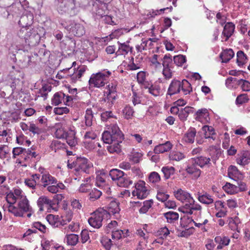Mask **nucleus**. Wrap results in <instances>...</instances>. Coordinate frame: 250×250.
Masks as SVG:
<instances>
[{"label": "nucleus", "mask_w": 250, "mask_h": 250, "mask_svg": "<svg viewBox=\"0 0 250 250\" xmlns=\"http://www.w3.org/2000/svg\"><path fill=\"white\" fill-rule=\"evenodd\" d=\"M169 234V230L167 227L162 228L157 231V235L163 239L166 238Z\"/></svg>", "instance_id": "obj_56"}, {"label": "nucleus", "mask_w": 250, "mask_h": 250, "mask_svg": "<svg viewBox=\"0 0 250 250\" xmlns=\"http://www.w3.org/2000/svg\"><path fill=\"white\" fill-rule=\"evenodd\" d=\"M237 163L242 166H245L250 163V151L244 150L239 158L237 159Z\"/></svg>", "instance_id": "obj_20"}, {"label": "nucleus", "mask_w": 250, "mask_h": 250, "mask_svg": "<svg viewBox=\"0 0 250 250\" xmlns=\"http://www.w3.org/2000/svg\"><path fill=\"white\" fill-rule=\"evenodd\" d=\"M6 200L7 201V202L10 204L9 205H13V204L14 203H16V202L17 201H18L17 198L15 197V196L14 195V194H13L12 192H10L7 195H6Z\"/></svg>", "instance_id": "obj_60"}, {"label": "nucleus", "mask_w": 250, "mask_h": 250, "mask_svg": "<svg viewBox=\"0 0 250 250\" xmlns=\"http://www.w3.org/2000/svg\"><path fill=\"white\" fill-rule=\"evenodd\" d=\"M26 149L21 147H15L13 149V157L16 158L17 156H20L22 159H23V156H25L24 151Z\"/></svg>", "instance_id": "obj_43"}, {"label": "nucleus", "mask_w": 250, "mask_h": 250, "mask_svg": "<svg viewBox=\"0 0 250 250\" xmlns=\"http://www.w3.org/2000/svg\"><path fill=\"white\" fill-rule=\"evenodd\" d=\"M84 118L86 125L90 126L92 125V120L93 118L92 111L91 109L86 110Z\"/></svg>", "instance_id": "obj_48"}, {"label": "nucleus", "mask_w": 250, "mask_h": 250, "mask_svg": "<svg viewBox=\"0 0 250 250\" xmlns=\"http://www.w3.org/2000/svg\"><path fill=\"white\" fill-rule=\"evenodd\" d=\"M163 67L173 68V63L172 62V56L169 54H166L163 58Z\"/></svg>", "instance_id": "obj_37"}, {"label": "nucleus", "mask_w": 250, "mask_h": 250, "mask_svg": "<svg viewBox=\"0 0 250 250\" xmlns=\"http://www.w3.org/2000/svg\"><path fill=\"white\" fill-rule=\"evenodd\" d=\"M215 242L219 245L217 247V249H222L224 246L229 244L230 239L226 236H216L214 239Z\"/></svg>", "instance_id": "obj_29"}, {"label": "nucleus", "mask_w": 250, "mask_h": 250, "mask_svg": "<svg viewBox=\"0 0 250 250\" xmlns=\"http://www.w3.org/2000/svg\"><path fill=\"white\" fill-rule=\"evenodd\" d=\"M107 218H108V213L106 210L104 208H99L88 219V223L93 228L99 229L102 226L103 220Z\"/></svg>", "instance_id": "obj_6"}, {"label": "nucleus", "mask_w": 250, "mask_h": 250, "mask_svg": "<svg viewBox=\"0 0 250 250\" xmlns=\"http://www.w3.org/2000/svg\"><path fill=\"white\" fill-rule=\"evenodd\" d=\"M29 131L33 133L34 135H39L43 132V130L42 128L36 125L35 124L32 123H29Z\"/></svg>", "instance_id": "obj_44"}, {"label": "nucleus", "mask_w": 250, "mask_h": 250, "mask_svg": "<svg viewBox=\"0 0 250 250\" xmlns=\"http://www.w3.org/2000/svg\"><path fill=\"white\" fill-rule=\"evenodd\" d=\"M81 236V242L83 243H85L89 239V233L86 229H83L82 231Z\"/></svg>", "instance_id": "obj_63"}, {"label": "nucleus", "mask_w": 250, "mask_h": 250, "mask_svg": "<svg viewBox=\"0 0 250 250\" xmlns=\"http://www.w3.org/2000/svg\"><path fill=\"white\" fill-rule=\"evenodd\" d=\"M145 182L140 181L135 185L136 190L132 191L133 196H137L139 199H144L147 197L149 192L145 187Z\"/></svg>", "instance_id": "obj_11"}, {"label": "nucleus", "mask_w": 250, "mask_h": 250, "mask_svg": "<svg viewBox=\"0 0 250 250\" xmlns=\"http://www.w3.org/2000/svg\"><path fill=\"white\" fill-rule=\"evenodd\" d=\"M109 175L113 181H116L117 185L119 187H128L132 183V181L127 178V175L120 169H112L110 170Z\"/></svg>", "instance_id": "obj_5"}, {"label": "nucleus", "mask_w": 250, "mask_h": 250, "mask_svg": "<svg viewBox=\"0 0 250 250\" xmlns=\"http://www.w3.org/2000/svg\"><path fill=\"white\" fill-rule=\"evenodd\" d=\"M208 151L211 161L215 164L216 161L221 154L220 148L217 146H211L208 147Z\"/></svg>", "instance_id": "obj_16"}, {"label": "nucleus", "mask_w": 250, "mask_h": 250, "mask_svg": "<svg viewBox=\"0 0 250 250\" xmlns=\"http://www.w3.org/2000/svg\"><path fill=\"white\" fill-rule=\"evenodd\" d=\"M8 210L16 217H22L25 212L32 211V208L29 204V201L26 197H21L19 201L18 206L9 205Z\"/></svg>", "instance_id": "obj_4"}, {"label": "nucleus", "mask_w": 250, "mask_h": 250, "mask_svg": "<svg viewBox=\"0 0 250 250\" xmlns=\"http://www.w3.org/2000/svg\"><path fill=\"white\" fill-rule=\"evenodd\" d=\"M25 156H23V159L25 161H31L32 158H35L37 161L39 160L41 156L38 153L32 151L30 149H27L24 151Z\"/></svg>", "instance_id": "obj_32"}, {"label": "nucleus", "mask_w": 250, "mask_h": 250, "mask_svg": "<svg viewBox=\"0 0 250 250\" xmlns=\"http://www.w3.org/2000/svg\"><path fill=\"white\" fill-rule=\"evenodd\" d=\"M82 183L79 187V192H89L92 189V183H91V178L90 176L83 175L82 176Z\"/></svg>", "instance_id": "obj_14"}, {"label": "nucleus", "mask_w": 250, "mask_h": 250, "mask_svg": "<svg viewBox=\"0 0 250 250\" xmlns=\"http://www.w3.org/2000/svg\"><path fill=\"white\" fill-rule=\"evenodd\" d=\"M196 131L194 128H190L185 134L183 139L187 143L192 144L194 141Z\"/></svg>", "instance_id": "obj_30"}, {"label": "nucleus", "mask_w": 250, "mask_h": 250, "mask_svg": "<svg viewBox=\"0 0 250 250\" xmlns=\"http://www.w3.org/2000/svg\"><path fill=\"white\" fill-rule=\"evenodd\" d=\"M124 136L116 125H111L109 131H105L102 135V140L104 143L110 144L114 141L122 142Z\"/></svg>", "instance_id": "obj_2"}, {"label": "nucleus", "mask_w": 250, "mask_h": 250, "mask_svg": "<svg viewBox=\"0 0 250 250\" xmlns=\"http://www.w3.org/2000/svg\"><path fill=\"white\" fill-rule=\"evenodd\" d=\"M143 206L139 209V212L141 213H146L148 209L151 207L153 202L151 200L145 201L143 203Z\"/></svg>", "instance_id": "obj_47"}, {"label": "nucleus", "mask_w": 250, "mask_h": 250, "mask_svg": "<svg viewBox=\"0 0 250 250\" xmlns=\"http://www.w3.org/2000/svg\"><path fill=\"white\" fill-rule=\"evenodd\" d=\"M173 68L163 67V74L166 79H169L172 77L171 69Z\"/></svg>", "instance_id": "obj_62"}, {"label": "nucleus", "mask_w": 250, "mask_h": 250, "mask_svg": "<svg viewBox=\"0 0 250 250\" xmlns=\"http://www.w3.org/2000/svg\"><path fill=\"white\" fill-rule=\"evenodd\" d=\"M33 227L43 233L46 232L47 230L46 226L39 222H34L33 224Z\"/></svg>", "instance_id": "obj_58"}, {"label": "nucleus", "mask_w": 250, "mask_h": 250, "mask_svg": "<svg viewBox=\"0 0 250 250\" xmlns=\"http://www.w3.org/2000/svg\"><path fill=\"white\" fill-rule=\"evenodd\" d=\"M164 216L167 220V222L170 223H173L179 218L178 213L174 211H168L164 213Z\"/></svg>", "instance_id": "obj_34"}, {"label": "nucleus", "mask_w": 250, "mask_h": 250, "mask_svg": "<svg viewBox=\"0 0 250 250\" xmlns=\"http://www.w3.org/2000/svg\"><path fill=\"white\" fill-rule=\"evenodd\" d=\"M224 190L227 193L233 194L238 192V188L237 186L227 183L223 187Z\"/></svg>", "instance_id": "obj_36"}, {"label": "nucleus", "mask_w": 250, "mask_h": 250, "mask_svg": "<svg viewBox=\"0 0 250 250\" xmlns=\"http://www.w3.org/2000/svg\"><path fill=\"white\" fill-rule=\"evenodd\" d=\"M196 161L191 158L188 161L187 167L186 168L187 172L192 176V178L194 179H198L201 173V170L197 167Z\"/></svg>", "instance_id": "obj_10"}, {"label": "nucleus", "mask_w": 250, "mask_h": 250, "mask_svg": "<svg viewBox=\"0 0 250 250\" xmlns=\"http://www.w3.org/2000/svg\"><path fill=\"white\" fill-rule=\"evenodd\" d=\"M249 98L247 94H241L236 98L235 103L237 105H241L248 102Z\"/></svg>", "instance_id": "obj_45"}, {"label": "nucleus", "mask_w": 250, "mask_h": 250, "mask_svg": "<svg viewBox=\"0 0 250 250\" xmlns=\"http://www.w3.org/2000/svg\"><path fill=\"white\" fill-rule=\"evenodd\" d=\"M174 63L176 65L182 66L186 61V58L185 56L179 55L175 56L173 58Z\"/></svg>", "instance_id": "obj_46"}, {"label": "nucleus", "mask_w": 250, "mask_h": 250, "mask_svg": "<svg viewBox=\"0 0 250 250\" xmlns=\"http://www.w3.org/2000/svg\"><path fill=\"white\" fill-rule=\"evenodd\" d=\"M121 143L114 141L113 143L110 144V145L107 146V149L110 153H116L119 154L121 152V146L120 145Z\"/></svg>", "instance_id": "obj_33"}, {"label": "nucleus", "mask_w": 250, "mask_h": 250, "mask_svg": "<svg viewBox=\"0 0 250 250\" xmlns=\"http://www.w3.org/2000/svg\"><path fill=\"white\" fill-rule=\"evenodd\" d=\"M55 135L56 138L59 139H66L70 145H73L71 142V138L74 135L73 131H70L69 134L62 127H58L56 128Z\"/></svg>", "instance_id": "obj_15"}, {"label": "nucleus", "mask_w": 250, "mask_h": 250, "mask_svg": "<svg viewBox=\"0 0 250 250\" xmlns=\"http://www.w3.org/2000/svg\"><path fill=\"white\" fill-rule=\"evenodd\" d=\"M247 60V56L242 51H238L237 53V63L239 66L243 65Z\"/></svg>", "instance_id": "obj_42"}, {"label": "nucleus", "mask_w": 250, "mask_h": 250, "mask_svg": "<svg viewBox=\"0 0 250 250\" xmlns=\"http://www.w3.org/2000/svg\"><path fill=\"white\" fill-rule=\"evenodd\" d=\"M196 120H199L202 118H206L208 115V110L206 108L199 109L195 113Z\"/></svg>", "instance_id": "obj_50"}, {"label": "nucleus", "mask_w": 250, "mask_h": 250, "mask_svg": "<svg viewBox=\"0 0 250 250\" xmlns=\"http://www.w3.org/2000/svg\"><path fill=\"white\" fill-rule=\"evenodd\" d=\"M192 159L196 161V163L200 167L203 168L206 166H208V167L211 165V160L209 157H207L204 156H200Z\"/></svg>", "instance_id": "obj_22"}, {"label": "nucleus", "mask_w": 250, "mask_h": 250, "mask_svg": "<svg viewBox=\"0 0 250 250\" xmlns=\"http://www.w3.org/2000/svg\"><path fill=\"white\" fill-rule=\"evenodd\" d=\"M148 89L149 93L154 96H157L160 94L161 88L159 85H151Z\"/></svg>", "instance_id": "obj_49"}, {"label": "nucleus", "mask_w": 250, "mask_h": 250, "mask_svg": "<svg viewBox=\"0 0 250 250\" xmlns=\"http://www.w3.org/2000/svg\"><path fill=\"white\" fill-rule=\"evenodd\" d=\"M40 174H32L30 178L25 180L24 183L28 187L34 189L40 181Z\"/></svg>", "instance_id": "obj_18"}, {"label": "nucleus", "mask_w": 250, "mask_h": 250, "mask_svg": "<svg viewBox=\"0 0 250 250\" xmlns=\"http://www.w3.org/2000/svg\"><path fill=\"white\" fill-rule=\"evenodd\" d=\"M157 199L162 202H164L167 200L169 197V195L165 194L162 191H159L157 194Z\"/></svg>", "instance_id": "obj_59"}, {"label": "nucleus", "mask_w": 250, "mask_h": 250, "mask_svg": "<svg viewBox=\"0 0 250 250\" xmlns=\"http://www.w3.org/2000/svg\"><path fill=\"white\" fill-rule=\"evenodd\" d=\"M204 133V137L205 138H211L215 140V138L214 137L215 135V131L214 128L208 125H204L202 128Z\"/></svg>", "instance_id": "obj_31"}, {"label": "nucleus", "mask_w": 250, "mask_h": 250, "mask_svg": "<svg viewBox=\"0 0 250 250\" xmlns=\"http://www.w3.org/2000/svg\"><path fill=\"white\" fill-rule=\"evenodd\" d=\"M66 240L68 245L75 246L78 242V235L75 234H70L66 235Z\"/></svg>", "instance_id": "obj_41"}, {"label": "nucleus", "mask_w": 250, "mask_h": 250, "mask_svg": "<svg viewBox=\"0 0 250 250\" xmlns=\"http://www.w3.org/2000/svg\"><path fill=\"white\" fill-rule=\"evenodd\" d=\"M68 91L69 93L71 94V96H67L66 102H69L70 101H72L74 99L76 100V96L77 94V88H72L70 87H68Z\"/></svg>", "instance_id": "obj_52"}, {"label": "nucleus", "mask_w": 250, "mask_h": 250, "mask_svg": "<svg viewBox=\"0 0 250 250\" xmlns=\"http://www.w3.org/2000/svg\"><path fill=\"white\" fill-rule=\"evenodd\" d=\"M238 84H241L242 83L241 88L243 91H250V83L243 79H240L237 81Z\"/></svg>", "instance_id": "obj_51"}, {"label": "nucleus", "mask_w": 250, "mask_h": 250, "mask_svg": "<svg viewBox=\"0 0 250 250\" xmlns=\"http://www.w3.org/2000/svg\"><path fill=\"white\" fill-rule=\"evenodd\" d=\"M54 205L53 201L45 196L40 197L37 200V205L41 211L48 210L52 208Z\"/></svg>", "instance_id": "obj_12"}, {"label": "nucleus", "mask_w": 250, "mask_h": 250, "mask_svg": "<svg viewBox=\"0 0 250 250\" xmlns=\"http://www.w3.org/2000/svg\"><path fill=\"white\" fill-rule=\"evenodd\" d=\"M194 111V108L191 106H186L184 108H181L179 113V117L182 121H185L190 113H193Z\"/></svg>", "instance_id": "obj_26"}, {"label": "nucleus", "mask_w": 250, "mask_h": 250, "mask_svg": "<svg viewBox=\"0 0 250 250\" xmlns=\"http://www.w3.org/2000/svg\"><path fill=\"white\" fill-rule=\"evenodd\" d=\"M41 182L43 184L42 186L46 187V186L53 184H56V179L49 174H44L42 176Z\"/></svg>", "instance_id": "obj_27"}, {"label": "nucleus", "mask_w": 250, "mask_h": 250, "mask_svg": "<svg viewBox=\"0 0 250 250\" xmlns=\"http://www.w3.org/2000/svg\"><path fill=\"white\" fill-rule=\"evenodd\" d=\"M116 97L117 94L104 93V97L102 98L101 101L102 104L106 103L108 108H111L115 103Z\"/></svg>", "instance_id": "obj_17"}, {"label": "nucleus", "mask_w": 250, "mask_h": 250, "mask_svg": "<svg viewBox=\"0 0 250 250\" xmlns=\"http://www.w3.org/2000/svg\"><path fill=\"white\" fill-rule=\"evenodd\" d=\"M187 95L192 91V87L190 83L186 80H183L182 82L180 81L173 80L171 82L168 88L167 94L170 96L178 93L180 89Z\"/></svg>", "instance_id": "obj_3"}, {"label": "nucleus", "mask_w": 250, "mask_h": 250, "mask_svg": "<svg viewBox=\"0 0 250 250\" xmlns=\"http://www.w3.org/2000/svg\"><path fill=\"white\" fill-rule=\"evenodd\" d=\"M162 172L164 174L165 179L169 178L171 175H173L175 173V169L173 167H164L161 169Z\"/></svg>", "instance_id": "obj_38"}, {"label": "nucleus", "mask_w": 250, "mask_h": 250, "mask_svg": "<svg viewBox=\"0 0 250 250\" xmlns=\"http://www.w3.org/2000/svg\"><path fill=\"white\" fill-rule=\"evenodd\" d=\"M54 112L57 115H62L69 112V109L67 107H55L54 109Z\"/></svg>", "instance_id": "obj_57"}, {"label": "nucleus", "mask_w": 250, "mask_h": 250, "mask_svg": "<svg viewBox=\"0 0 250 250\" xmlns=\"http://www.w3.org/2000/svg\"><path fill=\"white\" fill-rule=\"evenodd\" d=\"M175 197L179 200L184 201L192 202V197L190 194L188 192L182 190L181 189H178L175 193Z\"/></svg>", "instance_id": "obj_19"}, {"label": "nucleus", "mask_w": 250, "mask_h": 250, "mask_svg": "<svg viewBox=\"0 0 250 250\" xmlns=\"http://www.w3.org/2000/svg\"><path fill=\"white\" fill-rule=\"evenodd\" d=\"M113 117V114L111 111H105L102 113L101 115V120L103 121H106L108 119Z\"/></svg>", "instance_id": "obj_64"}, {"label": "nucleus", "mask_w": 250, "mask_h": 250, "mask_svg": "<svg viewBox=\"0 0 250 250\" xmlns=\"http://www.w3.org/2000/svg\"><path fill=\"white\" fill-rule=\"evenodd\" d=\"M22 27L18 32V36L23 40L25 43L29 46H35L38 44L41 39V35L38 32V29L32 28L30 23Z\"/></svg>", "instance_id": "obj_1"}, {"label": "nucleus", "mask_w": 250, "mask_h": 250, "mask_svg": "<svg viewBox=\"0 0 250 250\" xmlns=\"http://www.w3.org/2000/svg\"><path fill=\"white\" fill-rule=\"evenodd\" d=\"M119 203L115 201H112L110 202L107 207L106 211L108 213V218L111 214H116L118 213L120 211Z\"/></svg>", "instance_id": "obj_25"}, {"label": "nucleus", "mask_w": 250, "mask_h": 250, "mask_svg": "<svg viewBox=\"0 0 250 250\" xmlns=\"http://www.w3.org/2000/svg\"><path fill=\"white\" fill-rule=\"evenodd\" d=\"M198 199L199 201L205 204H210L213 202V200L211 196L206 193L203 195L198 194Z\"/></svg>", "instance_id": "obj_40"}, {"label": "nucleus", "mask_w": 250, "mask_h": 250, "mask_svg": "<svg viewBox=\"0 0 250 250\" xmlns=\"http://www.w3.org/2000/svg\"><path fill=\"white\" fill-rule=\"evenodd\" d=\"M234 55V53L231 49L224 50L220 55V57L222 62L227 63L229 62Z\"/></svg>", "instance_id": "obj_28"}, {"label": "nucleus", "mask_w": 250, "mask_h": 250, "mask_svg": "<svg viewBox=\"0 0 250 250\" xmlns=\"http://www.w3.org/2000/svg\"><path fill=\"white\" fill-rule=\"evenodd\" d=\"M119 45L118 50L115 52V55L117 56L124 55L127 54L129 51H132V47L129 46L126 43H120L118 42Z\"/></svg>", "instance_id": "obj_24"}, {"label": "nucleus", "mask_w": 250, "mask_h": 250, "mask_svg": "<svg viewBox=\"0 0 250 250\" xmlns=\"http://www.w3.org/2000/svg\"><path fill=\"white\" fill-rule=\"evenodd\" d=\"M122 234H123L124 237H125V235L124 234L123 231L122 230H115L114 229H113L112 230V238L113 239H120V238H122Z\"/></svg>", "instance_id": "obj_55"}, {"label": "nucleus", "mask_w": 250, "mask_h": 250, "mask_svg": "<svg viewBox=\"0 0 250 250\" xmlns=\"http://www.w3.org/2000/svg\"><path fill=\"white\" fill-rule=\"evenodd\" d=\"M64 96L65 95L63 93H56L52 99V104L55 105H57L61 103L62 101L65 102Z\"/></svg>", "instance_id": "obj_35"}, {"label": "nucleus", "mask_w": 250, "mask_h": 250, "mask_svg": "<svg viewBox=\"0 0 250 250\" xmlns=\"http://www.w3.org/2000/svg\"><path fill=\"white\" fill-rule=\"evenodd\" d=\"M149 180L150 182L155 183L159 182L161 180V177L157 172L154 171L150 174Z\"/></svg>", "instance_id": "obj_54"}, {"label": "nucleus", "mask_w": 250, "mask_h": 250, "mask_svg": "<svg viewBox=\"0 0 250 250\" xmlns=\"http://www.w3.org/2000/svg\"><path fill=\"white\" fill-rule=\"evenodd\" d=\"M33 63L31 56L28 55L24 57L23 60V67H27L33 65Z\"/></svg>", "instance_id": "obj_61"}, {"label": "nucleus", "mask_w": 250, "mask_h": 250, "mask_svg": "<svg viewBox=\"0 0 250 250\" xmlns=\"http://www.w3.org/2000/svg\"><path fill=\"white\" fill-rule=\"evenodd\" d=\"M101 195V191L97 189L94 188L89 193V198L92 201H95V200L99 199Z\"/></svg>", "instance_id": "obj_53"}, {"label": "nucleus", "mask_w": 250, "mask_h": 250, "mask_svg": "<svg viewBox=\"0 0 250 250\" xmlns=\"http://www.w3.org/2000/svg\"><path fill=\"white\" fill-rule=\"evenodd\" d=\"M235 25L232 22H228L224 27L222 34L226 37L225 41H227L233 33Z\"/></svg>", "instance_id": "obj_21"}, {"label": "nucleus", "mask_w": 250, "mask_h": 250, "mask_svg": "<svg viewBox=\"0 0 250 250\" xmlns=\"http://www.w3.org/2000/svg\"><path fill=\"white\" fill-rule=\"evenodd\" d=\"M58 3L57 5V10L61 14H63L66 12H69L72 14V11L75 7V3L74 0H56Z\"/></svg>", "instance_id": "obj_8"}, {"label": "nucleus", "mask_w": 250, "mask_h": 250, "mask_svg": "<svg viewBox=\"0 0 250 250\" xmlns=\"http://www.w3.org/2000/svg\"><path fill=\"white\" fill-rule=\"evenodd\" d=\"M110 74L111 72L108 71H103L93 74L89 80V84H93L97 87H102L104 85Z\"/></svg>", "instance_id": "obj_7"}, {"label": "nucleus", "mask_w": 250, "mask_h": 250, "mask_svg": "<svg viewBox=\"0 0 250 250\" xmlns=\"http://www.w3.org/2000/svg\"><path fill=\"white\" fill-rule=\"evenodd\" d=\"M46 219L54 228H60L66 224V220L61 219L58 215L50 214L47 215Z\"/></svg>", "instance_id": "obj_13"}, {"label": "nucleus", "mask_w": 250, "mask_h": 250, "mask_svg": "<svg viewBox=\"0 0 250 250\" xmlns=\"http://www.w3.org/2000/svg\"><path fill=\"white\" fill-rule=\"evenodd\" d=\"M92 167V164L87 158L79 157V179H81L83 175L89 174Z\"/></svg>", "instance_id": "obj_9"}, {"label": "nucleus", "mask_w": 250, "mask_h": 250, "mask_svg": "<svg viewBox=\"0 0 250 250\" xmlns=\"http://www.w3.org/2000/svg\"><path fill=\"white\" fill-rule=\"evenodd\" d=\"M172 145L169 141H167L164 144H159L154 148V151L155 153H162L167 152L171 149Z\"/></svg>", "instance_id": "obj_23"}, {"label": "nucleus", "mask_w": 250, "mask_h": 250, "mask_svg": "<svg viewBox=\"0 0 250 250\" xmlns=\"http://www.w3.org/2000/svg\"><path fill=\"white\" fill-rule=\"evenodd\" d=\"M157 41L156 38H149L148 40L142 41V42L140 45L136 46V49L138 51H142V50H146V44L149 43V46H151L153 45L152 42H155Z\"/></svg>", "instance_id": "obj_39"}]
</instances>
